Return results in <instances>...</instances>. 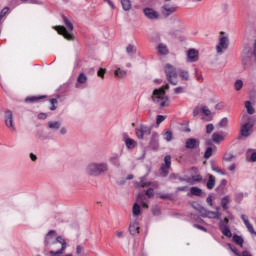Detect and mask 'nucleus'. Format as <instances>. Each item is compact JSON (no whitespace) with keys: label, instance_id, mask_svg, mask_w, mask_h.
<instances>
[{"label":"nucleus","instance_id":"9d476101","mask_svg":"<svg viewBox=\"0 0 256 256\" xmlns=\"http://www.w3.org/2000/svg\"><path fill=\"white\" fill-rule=\"evenodd\" d=\"M4 121L6 127H8L10 131H17V129L15 128V122L13 121V112H11V110H7L5 112Z\"/></svg>","mask_w":256,"mask_h":256},{"label":"nucleus","instance_id":"f257e3e1","mask_svg":"<svg viewBox=\"0 0 256 256\" xmlns=\"http://www.w3.org/2000/svg\"><path fill=\"white\" fill-rule=\"evenodd\" d=\"M57 243L61 245V249L58 251L51 250L49 252L50 256H61L65 252V249H67V241L65 238H63V236H57V231L50 230L44 238L45 247H51L53 245H57Z\"/></svg>","mask_w":256,"mask_h":256},{"label":"nucleus","instance_id":"f3484780","mask_svg":"<svg viewBox=\"0 0 256 256\" xmlns=\"http://www.w3.org/2000/svg\"><path fill=\"white\" fill-rule=\"evenodd\" d=\"M200 142L195 138H189L186 140L185 148L186 149H197L199 148Z\"/></svg>","mask_w":256,"mask_h":256},{"label":"nucleus","instance_id":"7ed1b4c3","mask_svg":"<svg viewBox=\"0 0 256 256\" xmlns=\"http://www.w3.org/2000/svg\"><path fill=\"white\" fill-rule=\"evenodd\" d=\"M62 20L65 26H56L55 30L59 35H63L64 39H67V41H75V36L71 33L74 29L73 23H71L65 15H62Z\"/></svg>","mask_w":256,"mask_h":256},{"label":"nucleus","instance_id":"774afa93","mask_svg":"<svg viewBox=\"0 0 256 256\" xmlns=\"http://www.w3.org/2000/svg\"><path fill=\"white\" fill-rule=\"evenodd\" d=\"M227 185V180L222 179L220 182V187H222V189Z\"/></svg>","mask_w":256,"mask_h":256},{"label":"nucleus","instance_id":"6e6552de","mask_svg":"<svg viewBox=\"0 0 256 256\" xmlns=\"http://www.w3.org/2000/svg\"><path fill=\"white\" fill-rule=\"evenodd\" d=\"M153 127L141 125L140 128H136L135 133L138 139H144L145 136L151 135Z\"/></svg>","mask_w":256,"mask_h":256},{"label":"nucleus","instance_id":"412c9836","mask_svg":"<svg viewBox=\"0 0 256 256\" xmlns=\"http://www.w3.org/2000/svg\"><path fill=\"white\" fill-rule=\"evenodd\" d=\"M212 141L214 143H221L222 141H225V136L223 135V132H221V134L219 132H215L212 135Z\"/></svg>","mask_w":256,"mask_h":256},{"label":"nucleus","instance_id":"680f3d73","mask_svg":"<svg viewBox=\"0 0 256 256\" xmlns=\"http://www.w3.org/2000/svg\"><path fill=\"white\" fill-rule=\"evenodd\" d=\"M199 113H201V108H195L193 110V117H197V115H199Z\"/></svg>","mask_w":256,"mask_h":256},{"label":"nucleus","instance_id":"bf43d9fd","mask_svg":"<svg viewBox=\"0 0 256 256\" xmlns=\"http://www.w3.org/2000/svg\"><path fill=\"white\" fill-rule=\"evenodd\" d=\"M250 161L256 163V150H254L250 156Z\"/></svg>","mask_w":256,"mask_h":256},{"label":"nucleus","instance_id":"a211bd4d","mask_svg":"<svg viewBox=\"0 0 256 256\" xmlns=\"http://www.w3.org/2000/svg\"><path fill=\"white\" fill-rule=\"evenodd\" d=\"M123 139L127 149H135L137 147V142L133 138L127 137V134L124 135Z\"/></svg>","mask_w":256,"mask_h":256},{"label":"nucleus","instance_id":"e433bc0d","mask_svg":"<svg viewBox=\"0 0 256 256\" xmlns=\"http://www.w3.org/2000/svg\"><path fill=\"white\" fill-rule=\"evenodd\" d=\"M77 82L80 83L81 85L87 83V75H85V73H80L78 75Z\"/></svg>","mask_w":256,"mask_h":256},{"label":"nucleus","instance_id":"423d86ee","mask_svg":"<svg viewBox=\"0 0 256 256\" xmlns=\"http://www.w3.org/2000/svg\"><path fill=\"white\" fill-rule=\"evenodd\" d=\"M178 9L179 7L177 5L164 4L163 6H161L160 11L162 17H164V19H167V17H171L173 13H177Z\"/></svg>","mask_w":256,"mask_h":256},{"label":"nucleus","instance_id":"37998d69","mask_svg":"<svg viewBox=\"0 0 256 256\" xmlns=\"http://www.w3.org/2000/svg\"><path fill=\"white\" fill-rule=\"evenodd\" d=\"M229 125V120L227 118H222L221 121L218 123V127L223 128Z\"/></svg>","mask_w":256,"mask_h":256},{"label":"nucleus","instance_id":"de8ad7c7","mask_svg":"<svg viewBox=\"0 0 256 256\" xmlns=\"http://www.w3.org/2000/svg\"><path fill=\"white\" fill-rule=\"evenodd\" d=\"M152 215L158 217V215H161V208L159 206H155L152 208Z\"/></svg>","mask_w":256,"mask_h":256},{"label":"nucleus","instance_id":"1a4fd4ad","mask_svg":"<svg viewBox=\"0 0 256 256\" xmlns=\"http://www.w3.org/2000/svg\"><path fill=\"white\" fill-rule=\"evenodd\" d=\"M227 49H229V38L227 36H222L216 46V51L221 54L223 51H227Z\"/></svg>","mask_w":256,"mask_h":256},{"label":"nucleus","instance_id":"0e129e2a","mask_svg":"<svg viewBox=\"0 0 256 256\" xmlns=\"http://www.w3.org/2000/svg\"><path fill=\"white\" fill-rule=\"evenodd\" d=\"M104 1L111 7V9H115V4L113 3V1L111 0H104Z\"/></svg>","mask_w":256,"mask_h":256},{"label":"nucleus","instance_id":"6e6d98bb","mask_svg":"<svg viewBox=\"0 0 256 256\" xmlns=\"http://www.w3.org/2000/svg\"><path fill=\"white\" fill-rule=\"evenodd\" d=\"M146 195H147V197H149V198L153 197V196L155 195L153 188H148V189L146 190Z\"/></svg>","mask_w":256,"mask_h":256},{"label":"nucleus","instance_id":"f704fd0d","mask_svg":"<svg viewBox=\"0 0 256 256\" xmlns=\"http://www.w3.org/2000/svg\"><path fill=\"white\" fill-rule=\"evenodd\" d=\"M229 227V219L224 218V220H220L219 222V229L220 231L223 229H227Z\"/></svg>","mask_w":256,"mask_h":256},{"label":"nucleus","instance_id":"4d7b16f0","mask_svg":"<svg viewBox=\"0 0 256 256\" xmlns=\"http://www.w3.org/2000/svg\"><path fill=\"white\" fill-rule=\"evenodd\" d=\"M149 185H151L150 182H145V180H143V178H141L140 187H149Z\"/></svg>","mask_w":256,"mask_h":256},{"label":"nucleus","instance_id":"6ab92c4d","mask_svg":"<svg viewBox=\"0 0 256 256\" xmlns=\"http://www.w3.org/2000/svg\"><path fill=\"white\" fill-rule=\"evenodd\" d=\"M201 181H203V176L199 174L186 178V183H189L190 185H195V183H201Z\"/></svg>","mask_w":256,"mask_h":256},{"label":"nucleus","instance_id":"09e8293b","mask_svg":"<svg viewBox=\"0 0 256 256\" xmlns=\"http://www.w3.org/2000/svg\"><path fill=\"white\" fill-rule=\"evenodd\" d=\"M126 52L128 53V55H131V53H137V50H135V46L130 44L127 46Z\"/></svg>","mask_w":256,"mask_h":256},{"label":"nucleus","instance_id":"393cba45","mask_svg":"<svg viewBox=\"0 0 256 256\" xmlns=\"http://www.w3.org/2000/svg\"><path fill=\"white\" fill-rule=\"evenodd\" d=\"M175 180H178V181H181V182H185L187 183V178H183L181 177L179 174H176V173H172L169 175V181H175Z\"/></svg>","mask_w":256,"mask_h":256},{"label":"nucleus","instance_id":"c03bdc74","mask_svg":"<svg viewBox=\"0 0 256 256\" xmlns=\"http://www.w3.org/2000/svg\"><path fill=\"white\" fill-rule=\"evenodd\" d=\"M233 159H235V155H233L232 153L224 154V161L231 162L233 161Z\"/></svg>","mask_w":256,"mask_h":256},{"label":"nucleus","instance_id":"20e7f679","mask_svg":"<svg viewBox=\"0 0 256 256\" xmlns=\"http://www.w3.org/2000/svg\"><path fill=\"white\" fill-rule=\"evenodd\" d=\"M109 171V165L105 162L101 163H90L87 168L86 172L91 177H99L103 175V173H107Z\"/></svg>","mask_w":256,"mask_h":256},{"label":"nucleus","instance_id":"5701e85b","mask_svg":"<svg viewBox=\"0 0 256 256\" xmlns=\"http://www.w3.org/2000/svg\"><path fill=\"white\" fill-rule=\"evenodd\" d=\"M130 235H137L139 233V223L134 222L129 226Z\"/></svg>","mask_w":256,"mask_h":256},{"label":"nucleus","instance_id":"052dcab7","mask_svg":"<svg viewBox=\"0 0 256 256\" xmlns=\"http://www.w3.org/2000/svg\"><path fill=\"white\" fill-rule=\"evenodd\" d=\"M8 12H9V8L5 7L1 10L0 15H2V17H5V15H7Z\"/></svg>","mask_w":256,"mask_h":256},{"label":"nucleus","instance_id":"79ce46f5","mask_svg":"<svg viewBox=\"0 0 256 256\" xmlns=\"http://www.w3.org/2000/svg\"><path fill=\"white\" fill-rule=\"evenodd\" d=\"M165 141H172L173 140V132L171 130H168L164 134Z\"/></svg>","mask_w":256,"mask_h":256},{"label":"nucleus","instance_id":"603ef678","mask_svg":"<svg viewBox=\"0 0 256 256\" xmlns=\"http://www.w3.org/2000/svg\"><path fill=\"white\" fill-rule=\"evenodd\" d=\"M106 69H104V68H100L99 70H98V72H97V75L99 76V77H101V79H104L105 78V73H106Z\"/></svg>","mask_w":256,"mask_h":256},{"label":"nucleus","instance_id":"864d4df0","mask_svg":"<svg viewBox=\"0 0 256 256\" xmlns=\"http://www.w3.org/2000/svg\"><path fill=\"white\" fill-rule=\"evenodd\" d=\"M163 121H165V116L158 115L157 118H156V124L161 125V123H163Z\"/></svg>","mask_w":256,"mask_h":256},{"label":"nucleus","instance_id":"ddd939ff","mask_svg":"<svg viewBox=\"0 0 256 256\" xmlns=\"http://www.w3.org/2000/svg\"><path fill=\"white\" fill-rule=\"evenodd\" d=\"M202 217H208V219H220L221 214L219 212L207 211L204 207L200 208Z\"/></svg>","mask_w":256,"mask_h":256},{"label":"nucleus","instance_id":"2f4dec72","mask_svg":"<svg viewBox=\"0 0 256 256\" xmlns=\"http://www.w3.org/2000/svg\"><path fill=\"white\" fill-rule=\"evenodd\" d=\"M110 163L115 167H121V162L119 161V155H114L110 158Z\"/></svg>","mask_w":256,"mask_h":256},{"label":"nucleus","instance_id":"c85d7f7f","mask_svg":"<svg viewBox=\"0 0 256 256\" xmlns=\"http://www.w3.org/2000/svg\"><path fill=\"white\" fill-rule=\"evenodd\" d=\"M245 108L249 115H253L255 113V108H253V105L251 104V101L245 102Z\"/></svg>","mask_w":256,"mask_h":256},{"label":"nucleus","instance_id":"8fccbe9b","mask_svg":"<svg viewBox=\"0 0 256 256\" xmlns=\"http://www.w3.org/2000/svg\"><path fill=\"white\" fill-rule=\"evenodd\" d=\"M175 23L178 25L179 31H183V29H185V24L181 21V19H176Z\"/></svg>","mask_w":256,"mask_h":256},{"label":"nucleus","instance_id":"cd10ccee","mask_svg":"<svg viewBox=\"0 0 256 256\" xmlns=\"http://www.w3.org/2000/svg\"><path fill=\"white\" fill-rule=\"evenodd\" d=\"M158 53L159 55H168L169 54V50L167 49V46L160 44L157 47Z\"/></svg>","mask_w":256,"mask_h":256},{"label":"nucleus","instance_id":"4468645a","mask_svg":"<svg viewBox=\"0 0 256 256\" xmlns=\"http://www.w3.org/2000/svg\"><path fill=\"white\" fill-rule=\"evenodd\" d=\"M254 124L252 122H246L244 125H242L240 129V135L242 137H249L251 135V130L253 129Z\"/></svg>","mask_w":256,"mask_h":256},{"label":"nucleus","instance_id":"c9c22d12","mask_svg":"<svg viewBox=\"0 0 256 256\" xmlns=\"http://www.w3.org/2000/svg\"><path fill=\"white\" fill-rule=\"evenodd\" d=\"M122 9L124 11H129L131 9V1L130 0H121Z\"/></svg>","mask_w":256,"mask_h":256},{"label":"nucleus","instance_id":"f8f14e48","mask_svg":"<svg viewBox=\"0 0 256 256\" xmlns=\"http://www.w3.org/2000/svg\"><path fill=\"white\" fill-rule=\"evenodd\" d=\"M186 55L188 63H197L199 61V51L196 49H189Z\"/></svg>","mask_w":256,"mask_h":256},{"label":"nucleus","instance_id":"39448f33","mask_svg":"<svg viewBox=\"0 0 256 256\" xmlns=\"http://www.w3.org/2000/svg\"><path fill=\"white\" fill-rule=\"evenodd\" d=\"M164 72L167 77V81L170 85H177V82L173 81V79H177L179 72L177 71V68L171 64H166L164 66Z\"/></svg>","mask_w":256,"mask_h":256},{"label":"nucleus","instance_id":"0eeeda50","mask_svg":"<svg viewBox=\"0 0 256 256\" xmlns=\"http://www.w3.org/2000/svg\"><path fill=\"white\" fill-rule=\"evenodd\" d=\"M169 169H171V155L164 157V163L160 166V177H167L169 175Z\"/></svg>","mask_w":256,"mask_h":256},{"label":"nucleus","instance_id":"e2e57ef3","mask_svg":"<svg viewBox=\"0 0 256 256\" xmlns=\"http://www.w3.org/2000/svg\"><path fill=\"white\" fill-rule=\"evenodd\" d=\"M38 119H42V120L47 119V113H39L38 114Z\"/></svg>","mask_w":256,"mask_h":256},{"label":"nucleus","instance_id":"13d9d810","mask_svg":"<svg viewBox=\"0 0 256 256\" xmlns=\"http://www.w3.org/2000/svg\"><path fill=\"white\" fill-rule=\"evenodd\" d=\"M213 171H215L216 173H219L220 175H225V171H223V169L219 167H214Z\"/></svg>","mask_w":256,"mask_h":256},{"label":"nucleus","instance_id":"dca6fc26","mask_svg":"<svg viewBox=\"0 0 256 256\" xmlns=\"http://www.w3.org/2000/svg\"><path fill=\"white\" fill-rule=\"evenodd\" d=\"M241 219H242L245 227L248 229L249 233H251V235L256 236L255 228H253V224H251V222H249V218L247 217V215L242 214Z\"/></svg>","mask_w":256,"mask_h":256},{"label":"nucleus","instance_id":"338daca9","mask_svg":"<svg viewBox=\"0 0 256 256\" xmlns=\"http://www.w3.org/2000/svg\"><path fill=\"white\" fill-rule=\"evenodd\" d=\"M160 199H171V195H169V194H160Z\"/></svg>","mask_w":256,"mask_h":256},{"label":"nucleus","instance_id":"f03ea898","mask_svg":"<svg viewBox=\"0 0 256 256\" xmlns=\"http://www.w3.org/2000/svg\"><path fill=\"white\" fill-rule=\"evenodd\" d=\"M167 89H169V84L153 90L151 99L154 103H159L160 107H169V97L165 93Z\"/></svg>","mask_w":256,"mask_h":256},{"label":"nucleus","instance_id":"c756f323","mask_svg":"<svg viewBox=\"0 0 256 256\" xmlns=\"http://www.w3.org/2000/svg\"><path fill=\"white\" fill-rule=\"evenodd\" d=\"M229 196H225L221 200V207L224 211H227L229 209Z\"/></svg>","mask_w":256,"mask_h":256},{"label":"nucleus","instance_id":"49530a36","mask_svg":"<svg viewBox=\"0 0 256 256\" xmlns=\"http://www.w3.org/2000/svg\"><path fill=\"white\" fill-rule=\"evenodd\" d=\"M228 247H229L230 251H232V253H234V255L241 256V254H239V250L233 244H228Z\"/></svg>","mask_w":256,"mask_h":256},{"label":"nucleus","instance_id":"9b49d317","mask_svg":"<svg viewBox=\"0 0 256 256\" xmlns=\"http://www.w3.org/2000/svg\"><path fill=\"white\" fill-rule=\"evenodd\" d=\"M149 149H152V151H157L159 149V134L157 132H153L149 145Z\"/></svg>","mask_w":256,"mask_h":256},{"label":"nucleus","instance_id":"ea45409f","mask_svg":"<svg viewBox=\"0 0 256 256\" xmlns=\"http://www.w3.org/2000/svg\"><path fill=\"white\" fill-rule=\"evenodd\" d=\"M221 233L225 236V237H228V238H231L233 237V233H231V229L228 228H223L222 230H220Z\"/></svg>","mask_w":256,"mask_h":256},{"label":"nucleus","instance_id":"aec40b11","mask_svg":"<svg viewBox=\"0 0 256 256\" xmlns=\"http://www.w3.org/2000/svg\"><path fill=\"white\" fill-rule=\"evenodd\" d=\"M41 99H47V95L28 96L25 98V103H37V101H41Z\"/></svg>","mask_w":256,"mask_h":256},{"label":"nucleus","instance_id":"b1692460","mask_svg":"<svg viewBox=\"0 0 256 256\" xmlns=\"http://www.w3.org/2000/svg\"><path fill=\"white\" fill-rule=\"evenodd\" d=\"M207 189L211 190L215 187V176L208 174V181L206 183Z\"/></svg>","mask_w":256,"mask_h":256},{"label":"nucleus","instance_id":"5fc2aeb1","mask_svg":"<svg viewBox=\"0 0 256 256\" xmlns=\"http://www.w3.org/2000/svg\"><path fill=\"white\" fill-rule=\"evenodd\" d=\"M193 227H194L195 229H199L200 231H204V233H207V228H205V227L202 226V225L193 224Z\"/></svg>","mask_w":256,"mask_h":256},{"label":"nucleus","instance_id":"bb28decb","mask_svg":"<svg viewBox=\"0 0 256 256\" xmlns=\"http://www.w3.org/2000/svg\"><path fill=\"white\" fill-rule=\"evenodd\" d=\"M200 111L201 113H203V115H205L206 117H210L208 119V121H212L213 117H211V110H209V108H207V106H201L200 107Z\"/></svg>","mask_w":256,"mask_h":256},{"label":"nucleus","instance_id":"69168bd1","mask_svg":"<svg viewBox=\"0 0 256 256\" xmlns=\"http://www.w3.org/2000/svg\"><path fill=\"white\" fill-rule=\"evenodd\" d=\"M174 93H176V95H179V93H183V87H177L174 89Z\"/></svg>","mask_w":256,"mask_h":256},{"label":"nucleus","instance_id":"2eb2a0df","mask_svg":"<svg viewBox=\"0 0 256 256\" xmlns=\"http://www.w3.org/2000/svg\"><path fill=\"white\" fill-rule=\"evenodd\" d=\"M143 13L145 17H147V19H150L152 21L155 19H159V12L155 11V9L153 8H144Z\"/></svg>","mask_w":256,"mask_h":256},{"label":"nucleus","instance_id":"4c0bfd02","mask_svg":"<svg viewBox=\"0 0 256 256\" xmlns=\"http://www.w3.org/2000/svg\"><path fill=\"white\" fill-rule=\"evenodd\" d=\"M50 101V111H55V109H57V103H59V101L57 100V98H52L49 100Z\"/></svg>","mask_w":256,"mask_h":256},{"label":"nucleus","instance_id":"a19ab883","mask_svg":"<svg viewBox=\"0 0 256 256\" xmlns=\"http://www.w3.org/2000/svg\"><path fill=\"white\" fill-rule=\"evenodd\" d=\"M234 88L236 91H241L243 89V80H236L234 83Z\"/></svg>","mask_w":256,"mask_h":256},{"label":"nucleus","instance_id":"a18cd8bd","mask_svg":"<svg viewBox=\"0 0 256 256\" xmlns=\"http://www.w3.org/2000/svg\"><path fill=\"white\" fill-rule=\"evenodd\" d=\"M213 155V148L208 147L204 153V159H209Z\"/></svg>","mask_w":256,"mask_h":256},{"label":"nucleus","instance_id":"7c9ffc66","mask_svg":"<svg viewBox=\"0 0 256 256\" xmlns=\"http://www.w3.org/2000/svg\"><path fill=\"white\" fill-rule=\"evenodd\" d=\"M233 241L236 243V245H239L240 247H243V243H245V240H243V237L235 234L233 236Z\"/></svg>","mask_w":256,"mask_h":256},{"label":"nucleus","instance_id":"a878e982","mask_svg":"<svg viewBox=\"0 0 256 256\" xmlns=\"http://www.w3.org/2000/svg\"><path fill=\"white\" fill-rule=\"evenodd\" d=\"M115 77L118 79H123V77H127V71L122 70L121 68H117L114 72Z\"/></svg>","mask_w":256,"mask_h":256},{"label":"nucleus","instance_id":"72a5a7b5","mask_svg":"<svg viewBox=\"0 0 256 256\" xmlns=\"http://www.w3.org/2000/svg\"><path fill=\"white\" fill-rule=\"evenodd\" d=\"M182 81H189V71L187 70H179L178 71Z\"/></svg>","mask_w":256,"mask_h":256},{"label":"nucleus","instance_id":"3c124183","mask_svg":"<svg viewBox=\"0 0 256 256\" xmlns=\"http://www.w3.org/2000/svg\"><path fill=\"white\" fill-rule=\"evenodd\" d=\"M214 129H215V126L213 124H208L206 126V133L209 135V134L213 133Z\"/></svg>","mask_w":256,"mask_h":256},{"label":"nucleus","instance_id":"58836bf2","mask_svg":"<svg viewBox=\"0 0 256 256\" xmlns=\"http://www.w3.org/2000/svg\"><path fill=\"white\" fill-rule=\"evenodd\" d=\"M49 129H61V122H49Z\"/></svg>","mask_w":256,"mask_h":256},{"label":"nucleus","instance_id":"4be33fe9","mask_svg":"<svg viewBox=\"0 0 256 256\" xmlns=\"http://www.w3.org/2000/svg\"><path fill=\"white\" fill-rule=\"evenodd\" d=\"M190 195H194V197H201V195H203V190L197 186H193L190 188Z\"/></svg>","mask_w":256,"mask_h":256},{"label":"nucleus","instance_id":"473e14b6","mask_svg":"<svg viewBox=\"0 0 256 256\" xmlns=\"http://www.w3.org/2000/svg\"><path fill=\"white\" fill-rule=\"evenodd\" d=\"M132 213L134 217H139L141 215V206L139 204L135 203L132 208Z\"/></svg>","mask_w":256,"mask_h":256}]
</instances>
